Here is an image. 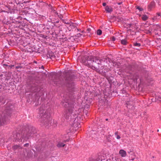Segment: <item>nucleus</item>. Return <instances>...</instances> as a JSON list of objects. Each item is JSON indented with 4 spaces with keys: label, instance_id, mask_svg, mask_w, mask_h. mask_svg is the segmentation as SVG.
<instances>
[{
    "label": "nucleus",
    "instance_id": "1",
    "mask_svg": "<svg viewBox=\"0 0 161 161\" xmlns=\"http://www.w3.org/2000/svg\"><path fill=\"white\" fill-rule=\"evenodd\" d=\"M104 60L97 57H91L90 60L87 62L89 67H92L94 69H98L100 65H102V62Z\"/></svg>",
    "mask_w": 161,
    "mask_h": 161
},
{
    "label": "nucleus",
    "instance_id": "2",
    "mask_svg": "<svg viewBox=\"0 0 161 161\" xmlns=\"http://www.w3.org/2000/svg\"><path fill=\"white\" fill-rule=\"evenodd\" d=\"M32 134V133L30 132V133H28L26 132L25 131H23L21 132H18L17 133L16 135L15 139V140H17L18 142H21L23 137L25 138H27V139L29 138L30 136Z\"/></svg>",
    "mask_w": 161,
    "mask_h": 161
},
{
    "label": "nucleus",
    "instance_id": "3",
    "mask_svg": "<svg viewBox=\"0 0 161 161\" xmlns=\"http://www.w3.org/2000/svg\"><path fill=\"white\" fill-rule=\"evenodd\" d=\"M40 121L43 123L45 125L47 126L51 123V119L49 117V115H47L45 113L42 115Z\"/></svg>",
    "mask_w": 161,
    "mask_h": 161
},
{
    "label": "nucleus",
    "instance_id": "4",
    "mask_svg": "<svg viewBox=\"0 0 161 161\" xmlns=\"http://www.w3.org/2000/svg\"><path fill=\"white\" fill-rule=\"evenodd\" d=\"M67 105L68 107L67 109V110L65 112L66 116H69V115L72 113L73 108H74V105H73L69 104L66 102L64 103V106L65 107H66Z\"/></svg>",
    "mask_w": 161,
    "mask_h": 161
},
{
    "label": "nucleus",
    "instance_id": "5",
    "mask_svg": "<svg viewBox=\"0 0 161 161\" xmlns=\"http://www.w3.org/2000/svg\"><path fill=\"white\" fill-rule=\"evenodd\" d=\"M119 153L122 157H125L126 156V152L123 149L119 150Z\"/></svg>",
    "mask_w": 161,
    "mask_h": 161
},
{
    "label": "nucleus",
    "instance_id": "6",
    "mask_svg": "<svg viewBox=\"0 0 161 161\" xmlns=\"http://www.w3.org/2000/svg\"><path fill=\"white\" fill-rule=\"evenodd\" d=\"M155 6V3L154 2H152L148 6V9L149 10H151L154 8Z\"/></svg>",
    "mask_w": 161,
    "mask_h": 161
},
{
    "label": "nucleus",
    "instance_id": "7",
    "mask_svg": "<svg viewBox=\"0 0 161 161\" xmlns=\"http://www.w3.org/2000/svg\"><path fill=\"white\" fill-rule=\"evenodd\" d=\"M105 10L108 13H110L113 11V8L111 7L107 6L105 8Z\"/></svg>",
    "mask_w": 161,
    "mask_h": 161
},
{
    "label": "nucleus",
    "instance_id": "8",
    "mask_svg": "<svg viewBox=\"0 0 161 161\" xmlns=\"http://www.w3.org/2000/svg\"><path fill=\"white\" fill-rule=\"evenodd\" d=\"M65 145V144L62 142H59L57 144V146L58 147H64Z\"/></svg>",
    "mask_w": 161,
    "mask_h": 161
},
{
    "label": "nucleus",
    "instance_id": "9",
    "mask_svg": "<svg viewBox=\"0 0 161 161\" xmlns=\"http://www.w3.org/2000/svg\"><path fill=\"white\" fill-rule=\"evenodd\" d=\"M74 86L73 82L72 81H70V82H68L67 86L68 87H72Z\"/></svg>",
    "mask_w": 161,
    "mask_h": 161
},
{
    "label": "nucleus",
    "instance_id": "10",
    "mask_svg": "<svg viewBox=\"0 0 161 161\" xmlns=\"http://www.w3.org/2000/svg\"><path fill=\"white\" fill-rule=\"evenodd\" d=\"M121 43L124 45H125L127 43L126 40L125 39H123L121 41Z\"/></svg>",
    "mask_w": 161,
    "mask_h": 161
},
{
    "label": "nucleus",
    "instance_id": "11",
    "mask_svg": "<svg viewBox=\"0 0 161 161\" xmlns=\"http://www.w3.org/2000/svg\"><path fill=\"white\" fill-rule=\"evenodd\" d=\"M142 19L143 20H146L147 19L148 17L146 15H144L142 16Z\"/></svg>",
    "mask_w": 161,
    "mask_h": 161
},
{
    "label": "nucleus",
    "instance_id": "12",
    "mask_svg": "<svg viewBox=\"0 0 161 161\" xmlns=\"http://www.w3.org/2000/svg\"><path fill=\"white\" fill-rule=\"evenodd\" d=\"M97 33L98 35H100L102 34V31L100 30H98L97 31Z\"/></svg>",
    "mask_w": 161,
    "mask_h": 161
},
{
    "label": "nucleus",
    "instance_id": "13",
    "mask_svg": "<svg viewBox=\"0 0 161 161\" xmlns=\"http://www.w3.org/2000/svg\"><path fill=\"white\" fill-rule=\"evenodd\" d=\"M134 46L136 47H140L141 46V44L139 43L136 42L134 43Z\"/></svg>",
    "mask_w": 161,
    "mask_h": 161
},
{
    "label": "nucleus",
    "instance_id": "14",
    "mask_svg": "<svg viewBox=\"0 0 161 161\" xmlns=\"http://www.w3.org/2000/svg\"><path fill=\"white\" fill-rule=\"evenodd\" d=\"M136 9L139 10L140 11H142L143 10V9L142 8H140L139 6H136Z\"/></svg>",
    "mask_w": 161,
    "mask_h": 161
},
{
    "label": "nucleus",
    "instance_id": "15",
    "mask_svg": "<svg viewBox=\"0 0 161 161\" xmlns=\"http://www.w3.org/2000/svg\"><path fill=\"white\" fill-rule=\"evenodd\" d=\"M14 65H8V69H11L12 68V67H14Z\"/></svg>",
    "mask_w": 161,
    "mask_h": 161
},
{
    "label": "nucleus",
    "instance_id": "16",
    "mask_svg": "<svg viewBox=\"0 0 161 161\" xmlns=\"http://www.w3.org/2000/svg\"><path fill=\"white\" fill-rule=\"evenodd\" d=\"M19 147L18 146L16 145L13 147V148L14 149H16L18 148Z\"/></svg>",
    "mask_w": 161,
    "mask_h": 161
},
{
    "label": "nucleus",
    "instance_id": "17",
    "mask_svg": "<svg viewBox=\"0 0 161 161\" xmlns=\"http://www.w3.org/2000/svg\"><path fill=\"white\" fill-rule=\"evenodd\" d=\"M161 16V14L160 13H157V15L156 16V17L157 18L158 17L160 16Z\"/></svg>",
    "mask_w": 161,
    "mask_h": 161
},
{
    "label": "nucleus",
    "instance_id": "18",
    "mask_svg": "<svg viewBox=\"0 0 161 161\" xmlns=\"http://www.w3.org/2000/svg\"><path fill=\"white\" fill-rule=\"evenodd\" d=\"M120 138V137L118 135H117V136H116V138L117 139H119Z\"/></svg>",
    "mask_w": 161,
    "mask_h": 161
},
{
    "label": "nucleus",
    "instance_id": "19",
    "mask_svg": "<svg viewBox=\"0 0 161 161\" xmlns=\"http://www.w3.org/2000/svg\"><path fill=\"white\" fill-rule=\"evenodd\" d=\"M29 146V143H26V144H25L24 145V146L25 147H27L28 146Z\"/></svg>",
    "mask_w": 161,
    "mask_h": 161
},
{
    "label": "nucleus",
    "instance_id": "20",
    "mask_svg": "<svg viewBox=\"0 0 161 161\" xmlns=\"http://www.w3.org/2000/svg\"><path fill=\"white\" fill-rule=\"evenodd\" d=\"M115 40V38L114 37H112V40L113 41H114Z\"/></svg>",
    "mask_w": 161,
    "mask_h": 161
},
{
    "label": "nucleus",
    "instance_id": "21",
    "mask_svg": "<svg viewBox=\"0 0 161 161\" xmlns=\"http://www.w3.org/2000/svg\"><path fill=\"white\" fill-rule=\"evenodd\" d=\"M64 22L65 24H69V23L68 22H67V21H64Z\"/></svg>",
    "mask_w": 161,
    "mask_h": 161
},
{
    "label": "nucleus",
    "instance_id": "22",
    "mask_svg": "<svg viewBox=\"0 0 161 161\" xmlns=\"http://www.w3.org/2000/svg\"><path fill=\"white\" fill-rule=\"evenodd\" d=\"M106 5V3H103V6H105Z\"/></svg>",
    "mask_w": 161,
    "mask_h": 161
},
{
    "label": "nucleus",
    "instance_id": "23",
    "mask_svg": "<svg viewBox=\"0 0 161 161\" xmlns=\"http://www.w3.org/2000/svg\"><path fill=\"white\" fill-rule=\"evenodd\" d=\"M87 31H88V32H89L90 31H91V29L90 28H88L87 29Z\"/></svg>",
    "mask_w": 161,
    "mask_h": 161
},
{
    "label": "nucleus",
    "instance_id": "24",
    "mask_svg": "<svg viewBox=\"0 0 161 161\" xmlns=\"http://www.w3.org/2000/svg\"><path fill=\"white\" fill-rule=\"evenodd\" d=\"M122 2H120V3H117V4H118V5H121V4H122Z\"/></svg>",
    "mask_w": 161,
    "mask_h": 161
},
{
    "label": "nucleus",
    "instance_id": "25",
    "mask_svg": "<svg viewBox=\"0 0 161 161\" xmlns=\"http://www.w3.org/2000/svg\"><path fill=\"white\" fill-rule=\"evenodd\" d=\"M118 132L117 131V132H116L115 133V135H116V136H117V135H118Z\"/></svg>",
    "mask_w": 161,
    "mask_h": 161
},
{
    "label": "nucleus",
    "instance_id": "26",
    "mask_svg": "<svg viewBox=\"0 0 161 161\" xmlns=\"http://www.w3.org/2000/svg\"><path fill=\"white\" fill-rule=\"evenodd\" d=\"M3 65H4V66H7L8 67V65L7 64H4Z\"/></svg>",
    "mask_w": 161,
    "mask_h": 161
},
{
    "label": "nucleus",
    "instance_id": "27",
    "mask_svg": "<svg viewBox=\"0 0 161 161\" xmlns=\"http://www.w3.org/2000/svg\"><path fill=\"white\" fill-rule=\"evenodd\" d=\"M41 68H42V69H44V66H42V67H41Z\"/></svg>",
    "mask_w": 161,
    "mask_h": 161
},
{
    "label": "nucleus",
    "instance_id": "28",
    "mask_svg": "<svg viewBox=\"0 0 161 161\" xmlns=\"http://www.w3.org/2000/svg\"><path fill=\"white\" fill-rule=\"evenodd\" d=\"M67 141H68V140H67ZM67 141V140L66 141H64V142H66Z\"/></svg>",
    "mask_w": 161,
    "mask_h": 161
},
{
    "label": "nucleus",
    "instance_id": "29",
    "mask_svg": "<svg viewBox=\"0 0 161 161\" xmlns=\"http://www.w3.org/2000/svg\"><path fill=\"white\" fill-rule=\"evenodd\" d=\"M78 35H79L80 36V34H78ZM78 36H79V35H78Z\"/></svg>",
    "mask_w": 161,
    "mask_h": 161
},
{
    "label": "nucleus",
    "instance_id": "30",
    "mask_svg": "<svg viewBox=\"0 0 161 161\" xmlns=\"http://www.w3.org/2000/svg\"><path fill=\"white\" fill-rule=\"evenodd\" d=\"M108 120V119H106V121H107Z\"/></svg>",
    "mask_w": 161,
    "mask_h": 161
},
{
    "label": "nucleus",
    "instance_id": "31",
    "mask_svg": "<svg viewBox=\"0 0 161 161\" xmlns=\"http://www.w3.org/2000/svg\"><path fill=\"white\" fill-rule=\"evenodd\" d=\"M157 131H158V132L159 131V130H158Z\"/></svg>",
    "mask_w": 161,
    "mask_h": 161
},
{
    "label": "nucleus",
    "instance_id": "32",
    "mask_svg": "<svg viewBox=\"0 0 161 161\" xmlns=\"http://www.w3.org/2000/svg\"><path fill=\"white\" fill-rule=\"evenodd\" d=\"M116 160L117 161H119V160H118V161H117V160L116 159Z\"/></svg>",
    "mask_w": 161,
    "mask_h": 161
},
{
    "label": "nucleus",
    "instance_id": "33",
    "mask_svg": "<svg viewBox=\"0 0 161 161\" xmlns=\"http://www.w3.org/2000/svg\"><path fill=\"white\" fill-rule=\"evenodd\" d=\"M35 63H36V62H34Z\"/></svg>",
    "mask_w": 161,
    "mask_h": 161
},
{
    "label": "nucleus",
    "instance_id": "34",
    "mask_svg": "<svg viewBox=\"0 0 161 161\" xmlns=\"http://www.w3.org/2000/svg\"><path fill=\"white\" fill-rule=\"evenodd\" d=\"M128 103L127 104V105H128V104H129V102H128Z\"/></svg>",
    "mask_w": 161,
    "mask_h": 161
}]
</instances>
